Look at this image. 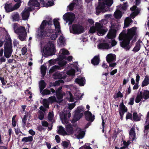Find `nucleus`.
Masks as SVG:
<instances>
[{"label": "nucleus", "mask_w": 149, "mask_h": 149, "mask_svg": "<svg viewBox=\"0 0 149 149\" xmlns=\"http://www.w3.org/2000/svg\"><path fill=\"white\" fill-rule=\"evenodd\" d=\"M58 19H55L53 20L54 24L55 30L51 29L50 25L51 21L43 20L39 27L38 28L36 33V37L38 39H41L42 37L50 36L51 39L54 40L58 35L61 34L60 23Z\"/></svg>", "instance_id": "obj_1"}, {"label": "nucleus", "mask_w": 149, "mask_h": 149, "mask_svg": "<svg viewBox=\"0 0 149 149\" xmlns=\"http://www.w3.org/2000/svg\"><path fill=\"white\" fill-rule=\"evenodd\" d=\"M3 31V33L0 36V48L2 47L4 42L6 40V42L4 45V55L7 58L10 57L13 52L12 44L10 38L7 31L4 28H2ZM3 49H0V56H2Z\"/></svg>", "instance_id": "obj_2"}, {"label": "nucleus", "mask_w": 149, "mask_h": 149, "mask_svg": "<svg viewBox=\"0 0 149 149\" xmlns=\"http://www.w3.org/2000/svg\"><path fill=\"white\" fill-rule=\"evenodd\" d=\"M136 28L132 27L128 30L127 33H125L123 31L120 33L119 37L121 47L127 50L129 49L130 47L129 45L130 40L135 34Z\"/></svg>", "instance_id": "obj_3"}, {"label": "nucleus", "mask_w": 149, "mask_h": 149, "mask_svg": "<svg viewBox=\"0 0 149 149\" xmlns=\"http://www.w3.org/2000/svg\"><path fill=\"white\" fill-rule=\"evenodd\" d=\"M78 64L76 62L70 64L63 72L61 73L56 72L53 75L54 79H64L67 75L74 76L75 75V70L78 71Z\"/></svg>", "instance_id": "obj_4"}, {"label": "nucleus", "mask_w": 149, "mask_h": 149, "mask_svg": "<svg viewBox=\"0 0 149 149\" xmlns=\"http://www.w3.org/2000/svg\"><path fill=\"white\" fill-rule=\"evenodd\" d=\"M105 21V19L102 20L99 22H96L95 24V26H92L90 28L89 31L90 33H93L96 31L99 36L104 35L107 31V29L103 26L102 22Z\"/></svg>", "instance_id": "obj_5"}, {"label": "nucleus", "mask_w": 149, "mask_h": 149, "mask_svg": "<svg viewBox=\"0 0 149 149\" xmlns=\"http://www.w3.org/2000/svg\"><path fill=\"white\" fill-rule=\"evenodd\" d=\"M69 53L68 51L64 49H61L59 53V57L58 59L59 60H60L58 63L60 67H63L67 63L66 61L64 60L66 59L69 61H70L72 60V56H70L67 58L65 56L67 55H68Z\"/></svg>", "instance_id": "obj_6"}, {"label": "nucleus", "mask_w": 149, "mask_h": 149, "mask_svg": "<svg viewBox=\"0 0 149 149\" xmlns=\"http://www.w3.org/2000/svg\"><path fill=\"white\" fill-rule=\"evenodd\" d=\"M13 29L14 32L18 35V38L20 40H26L27 34L25 27L19 26L17 24L15 23L13 24Z\"/></svg>", "instance_id": "obj_7"}, {"label": "nucleus", "mask_w": 149, "mask_h": 149, "mask_svg": "<svg viewBox=\"0 0 149 149\" xmlns=\"http://www.w3.org/2000/svg\"><path fill=\"white\" fill-rule=\"evenodd\" d=\"M68 87L67 88H69L70 90L73 92L74 94V96L73 97L70 92L69 91L67 92V95L68 96L67 98L70 101L73 102L74 101V100H79L81 99L83 95L80 93L79 91H77V88L76 87H74L72 85L68 86Z\"/></svg>", "instance_id": "obj_8"}, {"label": "nucleus", "mask_w": 149, "mask_h": 149, "mask_svg": "<svg viewBox=\"0 0 149 149\" xmlns=\"http://www.w3.org/2000/svg\"><path fill=\"white\" fill-rule=\"evenodd\" d=\"M55 52V45L53 42H49L44 47L43 52L45 55L47 56L54 54Z\"/></svg>", "instance_id": "obj_9"}, {"label": "nucleus", "mask_w": 149, "mask_h": 149, "mask_svg": "<svg viewBox=\"0 0 149 149\" xmlns=\"http://www.w3.org/2000/svg\"><path fill=\"white\" fill-rule=\"evenodd\" d=\"M71 33L75 34H79L84 32V28L81 25L78 24H74L70 27Z\"/></svg>", "instance_id": "obj_10"}, {"label": "nucleus", "mask_w": 149, "mask_h": 149, "mask_svg": "<svg viewBox=\"0 0 149 149\" xmlns=\"http://www.w3.org/2000/svg\"><path fill=\"white\" fill-rule=\"evenodd\" d=\"M116 31L114 29L111 30L108 33L107 36V37L105 38V42H111V47H113L116 45L117 43V42L114 40H111V41H109V40L107 41L108 39H110L114 38L116 36Z\"/></svg>", "instance_id": "obj_11"}, {"label": "nucleus", "mask_w": 149, "mask_h": 149, "mask_svg": "<svg viewBox=\"0 0 149 149\" xmlns=\"http://www.w3.org/2000/svg\"><path fill=\"white\" fill-rule=\"evenodd\" d=\"M64 112H63L60 115V118L62 123L63 124H67L69 121V118L70 117L71 114L69 112H66L65 109H64Z\"/></svg>", "instance_id": "obj_12"}, {"label": "nucleus", "mask_w": 149, "mask_h": 149, "mask_svg": "<svg viewBox=\"0 0 149 149\" xmlns=\"http://www.w3.org/2000/svg\"><path fill=\"white\" fill-rule=\"evenodd\" d=\"M74 18L75 15L71 13H67L63 16V19L66 22H69V25L72 24L74 20Z\"/></svg>", "instance_id": "obj_13"}, {"label": "nucleus", "mask_w": 149, "mask_h": 149, "mask_svg": "<svg viewBox=\"0 0 149 149\" xmlns=\"http://www.w3.org/2000/svg\"><path fill=\"white\" fill-rule=\"evenodd\" d=\"M84 111V108L82 106L78 107L75 112L74 116V120H72V122H73L74 120L77 121L79 120L82 116Z\"/></svg>", "instance_id": "obj_14"}, {"label": "nucleus", "mask_w": 149, "mask_h": 149, "mask_svg": "<svg viewBox=\"0 0 149 149\" xmlns=\"http://www.w3.org/2000/svg\"><path fill=\"white\" fill-rule=\"evenodd\" d=\"M20 5V3L16 4L13 6L11 3H6L5 4V8L7 12H9L17 9Z\"/></svg>", "instance_id": "obj_15"}, {"label": "nucleus", "mask_w": 149, "mask_h": 149, "mask_svg": "<svg viewBox=\"0 0 149 149\" xmlns=\"http://www.w3.org/2000/svg\"><path fill=\"white\" fill-rule=\"evenodd\" d=\"M56 101V98L54 96L49 97L48 100L44 99L43 100V104L45 107L47 108L49 107V103H52Z\"/></svg>", "instance_id": "obj_16"}, {"label": "nucleus", "mask_w": 149, "mask_h": 149, "mask_svg": "<svg viewBox=\"0 0 149 149\" xmlns=\"http://www.w3.org/2000/svg\"><path fill=\"white\" fill-rule=\"evenodd\" d=\"M34 9V8L33 7L31 8L30 7L26 8L22 13V17L23 19L24 20L27 19L29 16V12Z\"/></svg>", "instance_id": "obj_17"}, {"label": "nucleus", "mask_w": 149, "mask_h": 149, "mask_svg": "<svg viewBox=\"0 0 149 149\" xmlns=\"http://www.w3.org/2000/svg\"><path fill=\"white\" fill-rule=\"evenodd\" d=\"M81 3V0H74L73 2L69 5L68 8L70 10H72L74 7L79 8V6H80Z\"/></svg>", "instance_id": "obj_18"}, {"label": "nucleus", "mask_w": 149, "mask_h": 149, "mask_svg": "<svg viewBox=\"0 0 149 149\" xmlns=\"http://www.w3.org/2000/svg\"><path fill=\"white\" fill-rule=\"evenodd\" d=\"M76 131L77 132L75 134V136L78 139H81L84 138L85 134V132L80 128L77 127L76 128Z\"/></svg>", "instance_id": "obj_19"}, {"label": "nucleus", "mask_w": 149, "mask_h": 149, "mask_svg": "<svg viewBox=\"0 0 149 149\" xmlns=\"http://www.w3.org/2000/svg\"><path fill=\"white\" fill-rule=\"evenodd\" d=\"M62 87L61 86L59 87L56 91V96L57 98L59 101H61L63 97L64 94V93L61 90Z\"/></svg>", "instance_id": "obj_20"}, {"label": "nucleus", "mask_w": 149, "mask_h": 149, "mask_svg": "<svg viewBox=\"0 0 149 149\" xmlns=\"http://www.w3.org/2000/svg\"><path fill=\"white\" fill-rule=\"evenodd\" d=\"M130 10L134 12L131 14L130 16L131 18L134 19L136 16L139 13L140 10L139 8H136V6H134L130 8Z\"/></svg>", "instance_id": "obj_21"}, {"label": "nucleus", "mask_w": 149, "mask_h": 149, "mask_svg": "<svg viewBox=\"0 0 149 149\" xmlns=\"http://www.w3.org/2000/svg\"><path fill=\"white\" fill-rule=\"evenodd\" d=\"M60 36L59 37L57 40V45L59 47H63L65 45V40L61 33Z\"/></svg>", "instance_id": "obj_22"}, {"label": "nucleus", "mask_w": 149, "mask_h": 149, "mask_svg": "<svg viewBox=\"0 0 149 149\" xmlns=\"http://www.w3.org/2000/svg\"><path fill=\"white\" fill-rule=\"evenodd\" d=\"M66 135L72 134L74 132V128L71 124H68L65 125Z\"/></svg>", "instance_id": "obj_23"}, {"label": "nucleus", "mask_w": 149, "mask_h": 149, "mask_svg": "<svg viewBox=\"0 0 149 149\" xmlns=\"http://www.w3.org/2000/svg\"><path fill=\"white\" fill-rule=\"evenodd\" d=\"M86 119L88 121L93 122L95 119V116L92 115L91 113L88 111L85 112Z\"/></svg>", "instance_id": "obj_24"}, {"label": "nucleus", "mask_w": 149, "mask_h": 149, "mask_svg": "<svg viewBox=\"0 0 149 149\" xmlns=\"http://www.w3.org/2000/svg\"><path fill=\"white\" fill-rule=\"evenodd\" d=\"M75 82L80 86H83L85 83V79L84 77H79L75 80Z\"/></svg>", "instance_id": "obj_25"}, {"label": "nucleus", "mask_w": 149, "mask_h": 149, "mask_svg": "<svg viewBox=\"0 0 149 149\" xmlns=\"http://www.w3.org/2000/svg\"><path fill=\"white\" fill-rule=\"evenodd\" d=\"M135 130V128L132 127L129 131V138L132 141L136 139V133Z\"/></svg>", "instance_id": "obj_26"}, {"label": "nucleus", "mask_w": 149, "mask_h": 149, "mask_svg": "<svg viewBox=\"0 0 149 149\" xmlns=\"http://www.w3.org/2000/svg\"><path fill=\"white\" fill-rule=\"evenodd\" d=\"M40 109L41 111H39L38 114V118L40 120H42L44 116V113L46 111V109L44 107L41 106Z\"/></svg>", "instance_id": "obj_27"}, {"label": "nucleus", "mask_w": 149, "mask_h": 149, "mask_svg": "<svg viewBox=\"0 0 149 149\" xmlns=\"http://www.w3.org/2000/svg\"><path fill=\"white\" fill-rule=\"evenodd\" d=\"M99 48L103 49H108L111 48V46L106 43H102L98 45Z\"/></svg>", "instance_id": "obj_28"}, {"label": "nucleus", "mask_w": 149, "mask_h": 149, "mask_svg": "<svg viewBox=\"0 0 149 149\" xmlns=\"http://www.w3.org/2000/svg\"><path fill=\"white\" fill-rule=\"evenodd\" d=\"M141 95L143 97V99L145 100L149 98V91L147 90H144L143 92H140Z\"/></svg>", "instance_id": "obj_29"}, {"label": "nucleus", "mask_w": 149, "mask_h": 149, "mask_svg": "<svg viewBox=\"0 0 149 149\" xmlns=\"http://www.w3.org/2000/svg\"><path fill=\"white\" fill-rule=\"evenodd\" d=\"M116 55L111 54H108L106 57L107 61L108 63L114 61L116 59Z\"/></svg>", "instance_id": "obj_30"}, {"label": "nucleus", "mask_w": 149, "mask_h": 149, "mask_svg": "<svg viewBox=\"0 0 149 149\" xmlns=\"http://www.w3.org/2000/svg\"><path fill=\"white\" fill-rule=\"evenodd\" d=\"M149 131V120L146 119L144 124V132L145 134H147Z\"/></svg>", "instance_id": "obj_31"}, {"label": "nucleus", "mask_w": 149, "mask_h": 149, "mask_svg": "<svg viewBox=\"0 0 149 149\" xmlns=\"http://www.w3.org/2000/svg\"><path fill=\"white\" fill-rule=\"evenodd\" d=\"M29 5L30 6L38 7L40 4L37 0H30L29 2Z\"/></svg>", "instance_id": "obj_32"}, {"label": "nucleus", "mask_w": 149, "mask_h": 149, "mask_svg": "<svg viewBox=\"0 0 149 149\" xmlns=\"http://www.w3.org/2000/svg\"><path fill=\"white\" fill-rule=\"evenodd\" d=\"M127 111V109L126 108L125 105H120L119 109V113L121 117L124 115L125 112Z\"/></svg>", "instance_id": "obj_33"}, {"label": "nucleus", "mask_w": 149, "mask_h": 149, "mask_svg": "<svg viewBox=\"0 0 149 149\" xmlns=\"http://www.w3.org/2000/svg\"><path fill=\"white\" fill-rule=\"evenodd\" d=\"M99 61V55L96 56L91 60V63L94 65H97L98 64Z\"/></svg>", "instance_id": "obj_34"}, {"label": "nucleus", "mask_w": 149, "mask_h": 149, "mask_svg": "<svg viewBox=\"0 0 149 149\" xmlns=\"http://www.w3.org/2000/svg\"><path fill=\"white\" fill-rule=\"evenodd\" d=\"M149 84V77L146 76L145 77L144 80L143 81L141 84V86L142 87L147 86Z\"/></svg>", "instance_id": "obj_35"}, {"label": "nucleus", "mask_w": 149, "mask_h": 149, "mask_svg": "<svg viewBox=\"0 0 149 149\" xmlns=\"http://www.w3.org/2000/svg\"><path fill=\"white\" fill-rule=\"evenodd\" d=\"M114 17L117 19H120L122 16V13L119 10H116L114 13Z\"/></svg>", "instance_id": "obj_36"}, {"label": "nucleus", "mask_w": 149, "mask_h": 149, "mask_svg": "<svg viewBox=\"0 0 149 149\" xmlns=\"http://www.w3.org/2000/svg\"><path fill=\"white\" fill-rule=\"evenodd\" d=\"M58 130V134L63 136L66 135V131H65L64 128L61 126H59Z\"/></svg>", "instance_id": "obj_37"}, {"label": "nucleus", "mask_w": 149, "mask_h": 149, "mask_svg": "<svg viewBox=\"0 0 149 149\" xmlns=\"http://www.w3.org/2000/svg\"><path fill=\"white\" fill-rule=\"evenodd\" d=\"M132 22V20L129 17L126 18L125 20L124 28L128 27Z\"/></svg>", "instance_id": "obj_38"}, {"label": "nucleus", "mask_w": 149, "mask_h": 149, "mask_svg": "<svg viewBox=\"0 0 149 149\" xmlns=\"http://www.w3.org/2000/svg\"><path fill=\"white\" fill-rule=\"evenodd\" d=\"M128 6L127 3V2H126L123 4L120 5L119 8L122 10H126Z\"/></svg>", "instance_id": "obj_39"}, {"label": "nucleus", "mask_w": 149, "mask_h": 149, "mask_svg": "<svg viewBox=\"0 0 149 149\" xmlns=\"http://www.w3.org/2000/svg\"><path fill=\"white\" fill-rule=\"evenodd\" d=\"M12 17L13 21H18L19 19V16L17 13H13L11 15Z\"/></svg>", "instance_id": "obj_40"}, {"label": "nucleus", "mask_w": 149, "mask_h": 149, "mask_svg": "<svg viewBox=\"0 0 149 149\" xmlns=\"http://www.w3.org/2000/svg\"><path fill=\"white\" fill-rule=\"evenodd\" d=\"M60 67L58 65H54L49 70V74L52 73L53 72L56 71L57 70L60 69Z\"/></svg>", "instance_id": "obj_41"}, {"label": "nucleus", "mask_w": 149, "mask_h": 149, "mask_svg": "<svg viewBox=\"0 0 149 149\" xmlns=\"http://www.w3.org/2000/svg\"><path fill=\"white\" fill-rule=\"evenodd\" d=\"M46 84L43 80L41 81L39 83L40 91L41 92L45 87Z\"/></svg>", "instance_id": "obj_42"}, {"label": "nucleus", "mask_w": 149, "mask_h": 149, "mask_svg": "<svg viewBox=\"0 0 149 149\" xmlns=\"http://www.w3.org/2000/svg\"><path fill=\"white\" fill-rule=\"evenodd\" d=\"M33 140V137L32 136H30L27 137L23 138L22 139V141L25 142H31Z\"/></svg>", "instance_id": "obj_43"}, {"label": "nucleus", "mask_w": 149, "mask_h": 149, "mask_svg": "<svg viewBox=\"0 0 149 149\" xmlns=\"http://www.w3.org/2000/svg\"><path fill=\"white\" fill-rule=\"evenodd\" d=\"M46 69L47 68L44 65L41 66V71L42 76L43 77L45 76L46 74Z\"/></svg>", "instance_id": "obj_44"}, {"label": "nucleus", "mask_w": 149, "mask_h": 149, "mask_svg": "<svg viewBox=\"0 0 149 149\" xmlns=\"http://www.w3.org/2000/svg\"><path fill=\"white\" fill-rule=\"evenodd\" d=\"M140 46L139 43H137L136 46L133 49V51L135 52H136L140 50Z\"/></svg>", "instance_id": "obj_45"}, {"label": "nucleus", "mask_w": 149, "mask_h": 149, "mask_svg": "<svg viewBox=\"0 0 149 149\" xmlns=\"http://www.w3.org/2000/svg\"><path fill=\"white\" fill-rule=\"evenodd\" d=\"M133 118L134 120L136 121H140V119L138 116L137 113L136 112H134L133 113Z\"/></svg>", "instance_id": "obj_46"}, {"label": "nucleus", "mask_w": 149, "mask_h": 149, "mask_svg": "<svg viewBox=\"0 0 149 149\" xmlns=\"http://www.w3.org/2000/svg\"><path fill=\"white\" fill-rule=\"evenodd\" d=\"M142 99H143V97L141 95L140 93L138 95L136 96L135 100V102L136 103H138Z\"/></svg>", "instance_id": "obj_47"}, {"label": "nucleus", "mask_w": 149, "mask_h": 149, "mask_svg": "<svg viewBox=\"0 0 149 149\" xmlns=\"http://www.w3.org/2000/svg\"><path fill=\"white\" fill-rule=\"evenodd\" d=\"M64 82L63 80L60 79L58 81H56L55 83H53V85L54 86H58L60 84L63 83Z\"/></svg>", "instance_id": "obj_48"}, {"label": "nucleus", "mask_w": 149, "mask_h": 149, "mask_svg": "<svg viewBox=\"0 0 149 149\" xmlns=\"http://www.w3.org/2000/svg\"><path fill=\"white\" fill-rule=\"evenodd\" d=\"M79 149H92L90 146V144L86 143L83 146L80 147Z\"/></svg>", "instance_id": "obj_49"}, {"label": "nucleus", "mask_w": 149, "mask_h": 149, "mask_svg": "<svg viewBox=\"0 0 149 149\" xmlns=\"http://www.w3.org/2000/svg\"><path fill=\"white\" fill-rule=\"evenodd\" d=\"M54 5V2L53 1H49L47 3L44 4V6L45 7H48Z\"/></svg>", "instance_id": "obj_50"}, {"label": "nucleus", "mask_w": 149, "mask_h": 149, "mask_svg": "<svg viewBox=\"0 0 149 149\" xmlns=\"http://www.w3.org/2000/svg\"><path fill=\"white\" fill-rule=\"evenodd\" d=\"M123 94L120 91H119L114 96V97L115 98H118L119 97L122 98L123 97Z\"/></svg>", "instance_id": "obj_51"}, {"label": "nucleus", "mask_w": 149, "mask_h": 149, "mask_svg": "<svg viewBox=\"0 0 149 149\" xmlns=\"http://www.w3.org/2000/svg\"><path fill=\"white\" fill-rule=\"evenodd\" d=\"M25 93L26 94L27 97H29V99H31L32 97V93L28 90H26L25 91Z\"/></svg>", "instance_id": "obj_52"}, {"label": "nucleus", "mask_w": 149, "mask_h": 149, "mask_svg": "<svg viewBox=\"0 0 149 149\" xmlns=\"http://www.w3.org/2000/svg\"><path fill=\"white\" fill-rule=\"evenodd\" d=\"M28 113L25 112V115H24V118L22 119V123H23L24 125H25V123L26 122V118L28 116Z\"/></svg>", "instance_id": "obj_53"}, {"label": "nucleus", "mask_w": 149, "mask_h": 149, "mask_svg": "<svg viewBox=\"0 0 149 149\" xmlns=\"http://www.w3.org/2000/svg\"><path fill=\"white\" fill-rule=\"evenodd\" d=\"M61 145L65 148H67L69 145V143L66 141H63L61 143Z\"/></svg>", "instance_id": "obj_54"}, {"label": "nucleus", "mask_w": 149, "mask_h": 149, "mask_svg": "<svg viewBox=\"0 0 149 149\" xmlns=\"http://www.w3.org/2000/svg\"><path fill=\"white\" fill-rule=\"evenodd\" d=\"M16 116H14L12 118V126L15 127L16 125V123L15 122Z\"/></svg>", "instance_id": "obj_55"}, {"label": "nucleus", "mask_w": 149, "mask_h": 149, "mask_svg": "<svg viewBox=\"0 0 149 149\" xmlns=\"http://www.w3.org/2000/svg\"><path fill=\"white\" fill-rule=\"evenodd\" d=\"M42 93L44 95L49 94L50 93V91L49 90L46 89L43 91Z\"/></svg>", "instance_id": "obj_56"}, {"label": "nucleus", "mask_w": 149, "mask_h": 149, "mask_svg": "<svg viewBox=\"0 0 149 149\" xmlns=\"http://www.w3.org/2000/svg\"><path fill=\"white\" fill-rule=\"evenodd\" d=\"M56 59H52L49 60V62L50 64L49 66L52 65H54V64H55L56 63Z\"/></svg>", "instance_id": "obj_57"}, {"label": "nucleus", "mask_w": 149, "mask_h": 149, "mask_svg": "<svg viewBox=\"0 0 149 149\" xmlns=\"http://www.w3.org/2000/svg\"><path fill=\"white\" fill-rule=\"evenodd\" d=\"M53 113L49 112V114L48 119L50 121H52L53 118Z\"/></svg>", "instance_id": "obj_58"}, {"label": "nucleus", "mask_w": 149, "mask_h": 149, "mask_svg": "<svg viewBox=\"0 0 149 149\" xmlns=\"http://www.w3.org/2000/svg\"><path fill=\"white\" fill-rule=\"evenodd\" d=\"M75 103L68 104V108L69 109L71 110L74 108L75 105Z\"/></svg>", "instance_id": "obj_59"}, {"label": "nucleus", "mask_w": 149, "mask_h": 149, "mask_svg": "<svg viewBox=\"0 0 149 149\" xmlns=\"http://www.w3.org/2000/svg\"><path fill=\"white\" fill-rule=\"evenodd\" d=\"M123 144H124V146L123 147H121L120 149H123L125 148L128 146V145L127 144V142L125 141H123Z\"/></svg>", "instance_id": "obj_60"}, {"label": "nucleus", "mask_w": 149, "mask_h": 149, "mask_svg": "<svg viewBox=\"0 0 149 149\" xmlns=\"http://www.w3.org/2000/svg\"><path fill=\"white\" fill-rule=\"evenodd\" d=\"M0 80L1 81L2 84L4 86L6 84V82L3 78L0 77Z\"/></svg>", "instance_id": "obj_61"}, {"label": "nucleus", "mask_w": 149, "mask_h": 149, "mask_svg": "<svg viewBox=\"0 0 149 149\" xmlns=\"http://www.w3.org/2000/svg\"><path fill=\"white\" fill-rule=\"evenodd\" d=\"M55 139L56 141V142L59 143L60 141V139L59 136L56 135L55 137Z\"/></svg>", "instance_id": "obj_62"}, {"label": "nucleus", "mask_w": 149, "mask_h": 149, "mask_svg": "<svg viewBox=\"0 0 149 149\" xmlns=\"http://www.w3.org/2000/svg\"><path fill=\"white\" fill-rule=\"evenodd\" d=\"M134 98L132 97L130 98V101L128 103V104L130 105H133L134 104Z\"/></svg>", "instance_id": "obj_63"}, {"label": "nucleus", "mask_w": 149, "mask_h": 149, "mask_svg": "<svg viewBox=\"0 0 149 149\" xmlns=\"http://www.w3.org/2000/svg\"><path fill=\"white\" fill-rule=\"evenodd\" d=\"M27 49L25 47H23L22 50V54L23 55L25 54L27 52Z\"/></svg>", "instance_id": "obj_64"}]
</instances>
